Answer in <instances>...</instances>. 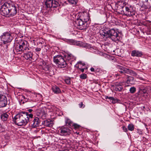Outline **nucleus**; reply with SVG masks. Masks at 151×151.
Masks as SVG:
<instances>
[{
    "mask_svg": "<svg viewBox=\"0 0 151 151\" xmlns=\"http://www.w3.org/2000/svg\"><path fill=\"white\" fill-rule=\"evenodd\" d=\"M131 55L133 57H140L143 55V54L141 51L137 50H133L131 52Z\"/></svg>",
    "mask_w": 151,
    "mask_h": 151,
    "instance_id": "nucleus-17",
    "label": "nucleus"
},
{
    "mask_svg": "<svg viewBox=\"0 0 151 151\" xmlns=\"http://www.w3.org/2000/svg\"><path fill=\"white\" fill-rule=\"evenodd\" d=\"M134 80V78L132 76H129L127 78V82L128 83H132L133 82L132 81Z\"/></svg>",
    "mask_w": 151,
    "mask_h": 151,
    "instance_id": "nucleus-31",
    "label": "nucleus"
},
{
    "mask_svg": "<svg viewBox=\"0 0 151 151\" xmlns=\"http://www.w3.org/2000/svg\"><path fill=\"white\" fill-rule=\"evenodd\" d=\"M115 76H119V75L118 74V73H117V74H115Z\"/></svg>",
    "mask_w": 151,
    "mask_h": 151,
    "instance_id": "nucleus-45",
    "label": "nucleus"
},
{
    "mask_svg": "<svg viewBox=\"0 0 151 151\" xmlns=\"http://www.w3.org/2000/svg\"><path fill=\"white\" fill-rule=\"evenodd\" d=\"M87 76L86 74H82L80 75V77L81 78L83 79H85L87 78Z\"/></svg>",
    "mask_w": 151,
    "mask_h": 151,
    "instance_id": "nucleus-33",
    "label": "nucleus"
},
{
    "mask_svg": "<svg viewBox=\"0 0 151 151\" xmlns=\"http://www.w3.org/2000/svg\"><path fill=\"white\" fill-rule=\"evenodd\" d=\"M33 54L32 52L29 51L24 54V57L27 60H32Z\"/></svg>",
    "mask_w": 151,
    "mask_h": 151,
    "instance_id": "nucleus-19",
    "label": "nucleus"
},
{
    "mask_svg": "<svg viewBox=\"0 0 151 151\" xmlns=\"http://www.w3.org/2000/svg\"><path fill=\"white\" fill-rule=\"evenodd\" d=\"M72 131L67 126H63L58 130V132L61 136H66L69 135Z\"/></svg>",
    "mask_w": 151,
    "mask_h": 151,
    "instance_id": "nucleus-9",
    "label": "nucleus"
},
{
    "mask_svg": "<svg viewBox=\"0 0 151 151\" xmlns=\"http://www.w3.org/2000/svg\"><path fill=\"white\" fill-rule=\"evenodd\" d=\"M45 5L47 8L56 7L59 5L58 2L55 0H45Z\"/></svg>",
    "mask_w": 151,
    "mask_h": 151,
    "instance_id": "nucleus-11",
    "label": "nucleus"
},
{
    "mask_svg": "<svg viewBox=\"0 0 151 151\" xmlns=\"http://www.w3.org/2000/svg\"><path fill=\"white\" fill-rule=\"evenodd\" d=\"M68 2L72 4H75L78 2V0H68Z\"/></svg>",
    "mask_w": 151,
    "mask_h": 151,
    "instance_id": "nucleus-32",
    "label": "nucleus"
},
{
    "mask_svg": "<svg viewBox=\"0 0 151 151\" xmlns=\"http://www.w3.org/2000/svg\"><path fill=\"white\" fill-rule=\"evenodd\" d=\"M75 129H77L79 128L80 126L76 124H73Z\"/></svg>",
    "mask_w": 151,
    "mask_h": 151,
    "instance_id": "nucleus-37",
    "label": "nucleus"
},
{
    "mask_svg": "<svg viewBox=\"0 0 151 151\" xmlns=\"http://www.w3.org/2000/svg\"><path fill=\"white\" fill-rule=\"evenodd\" d=\"M78 63V68L79 70H81L82 72H83L84 71L85 69L84 68H81L82 67L81 65L84 66L85 65V64L84 63H82L81 62H79Z\"/></svg>",
    "mask_w": 151,
    "mask_h": 151,
    "instance_id": "nucleus-27",
    "label": "nucleus"
},
{
    "mask_svg": "<svg viewBox=\"0 0 151 151\" xmlns=\"http://www.w3.org/2000/svg\"><path fill=\"white\" fill-rule=\"evenodd\" d=\"M119 33L118 29L112 28L107 31L101 32L100 35L105 40L109 38L113 41L116 42L119 40L120 39Z\"/></svg>",
    "mask_w": 151,
    "mask_h": 151,
    "instance_id": "nucleus-2",
    "label": "nucleus"
},
{
    "mask_svg": "<svg viewBox=\"0 0 151 151\" xmlns=\"http://www.w3.org/2000/svg\"><path fill=\"white\" fill-rule=\"evenodd\" d=\"M74 24L75 27L80 30L86 29L88 26L87 22H84L79 18L75 21Z\"/></svg>",
    "mask_w": 151,
    "mask_h": 151,
    "instance_id": "nucleus-6",
    "label": "nucleus"
},
{
    "mask_svg": "<svg viewBox=\"0 0 151 151\" xmlns=\"http://www.w3.org/2000/svg\"><path fill=\"white\" fill-rule=\"evenodd\" d=\"M129 91L131 93H134L136 91V88L134 87H132L130 88Z\"/></svg>",
    "mask_w": 151,
    "mask_h": 151,
    "instance_id": "nucleus-35",
    "label": "nucleus"
},
{
    "mask_svg": "<svg viewBox=\"0 0 151 151\" xmlns=\"http://www.w3.org/2000/svg\"><path fill=\"white\" fill-rule=\"evenodd\" d=\"M84 69H85V70L86 71V70L87 69V67L85 66L84 68H83Z\"/></svg>",
    "mask_w": 151,
    "mask_h": 151,
    "instance_id": "nucleus-43",
    "label": "nucleus"
},
{
    "mask_svg": "<svg viewBox=\"0 0 151 151\" xmlns=\"http://www.w3.org/2000/svg\"><path fill=\"white\" fill-rule=\"evenodd\" d=\"M123 88L122 86L119 84H116L114 86V90L116 91H121Z\"/></svg>",
    "mask_w": 151,
    "mask_h": 151,
    "instance_id": "nucleus-23",
    "label": "nucleus"
},
{
    "mask_svg": "<svg viewBox=\"0 0 151 151\" xmlns=\"http://www.w3.org/2000/svg\"><path fill=\"white\" fill-rule=\"evenodd\" d=\"M118 69L119 70V71L121 74L127 73L128 70V68H127L125 67L121 66H118L117 67Z\"/></svg>",
    "mask_w": 151,
    "mask_h": 151,
    "instance_id": "nucleus-18",
    "label": "nucleus"
},
{
    "mask_svg": "<svg viewBox=\"0 0 151 151\" xmlns=\"http://www.w3.org/2000/svg\"><path fill=\"white\" fill-rule=\"evenodd\" d=\"M65 122L67 125L71 126L73 125L72 122L68 118H65Z\"/></svg>",
    "mask_w": 151,
    "mask_h": 151,
    "instance_id": "nucleus-30",
    "label": "nucleus"
},
{
    "mask_svg": "<svg viewBox=\"0 0 151 151\" xmlns=\"http://www.w3.org/2000/svg\"><path fill=\"white\" fill-rule=\"evenodd\" d=\"M28 43L25 40L22 41L18 45H17L14 49V52L17 54H21L29 50Z\"/></svg>",
    "mask_w": 151,
    "mask_h": 151,
    "instance_id": "nucleus-3",
    "label": "nucleus"
},
{
    "mask_svg": "<svg viewBox=\"0 0 151 151\" xmlns=\"http://www.w3.org/2000/svg\"><path fill=\"white\" fill-rule=\"evenodd\" d=\"M9 116V115L7 113H4L1 115V118L3 121H6Z\"/></svg>",
    "mask_w": 151,
    "mask_h": 151,
    "instance_id": "nucleus-25",
    "label": "nucleus"
},
{
    "mask_svg": "<svg viewBox=\"0 0 151 151\" xmlns=\"http://www.w3.org/2000/svg\"><path fill=\"white\" fill-rule=\"evenodd\" d=\"M6 48H7L8 47V45H6Z\"/></svg>",
    "mask_w": 151,
    "mask_h": 151,
    "instance_id": "nucleus-46",
    "label": "nucleus"
},
{
    "mask_svg": "<svg viewBox=\"0 0 151 151\" xmlns=\"http://www.w3.org/2000/svg\"><path fill=\"white\" fill-rule=\"evenodd\" d=\"M122 127V129L124 132H126L127 131V129L125 126H123Z\"/></svg>",
    "mask_w": 151,
    "mask_h": 151,
    "instance_id": "nucleus-39",
    "label": "nucleus"
},
{
    "mask_svg": "<svg viewBox=\"0 0 151 151\" xmlns=\"http://www.w3.org/2000/svg\"><path fill=\"white\" fill-rule=\"evenodd\" d=\"M51 67L50 65L47 64H45L43 67V69L46 71H50Z\"/></svg>",
    "mask_w": 151,
    "mask_h": 151,
    "instance_id": "nucleus-28",
    "label": "nucleus"
},
{
    "mask_svg": "<svg viewBox=\"0 0 151 151\" xmlns=\"http://www.w3.org/2000/svg\"><path fill=\"white\" fill-rule=\"evenodd\" d=\"M65 56L66 59L70 62L76 60V58L74 55L69 53H66Z\"/></svg>",
    "mask_w": 151,
    "mask_h": 151,
    "instance_id": "nucleus-16",
    "label": "nucleus"
},
{
    "mask_svg": "<svg viewBox=\"0 0 151 151\" xmlns=\"http://www.w3.org/2000/svg\"><path fill=\"white\" fill-rule=\"evenodd\" d=\"M53 122L50 120H46L42 122V124L46 127H51L52 126Z\"/></svg>",
    "mask_w": 151,
    "mask_h": 151,
    "instance_id": "nucleus-20",
    "label": "nucleus"
},
{
    "mask_svg": "<svg viewBox=\"0 0 151 151\" xmlns=\"http://www.w3.org/2000/svg\"><path fill=\"white\" fill-rule=\"evenodd\" d=\"M96 70H97V71H96V72H97V71H98V72L99 71V70H99V69H98V68H97V69H96Z\"/></svg>",
    "mask_w": 151,
    "mask_h": 151,
    "instance_id": "nucleus-44",
    "label": "nucleus"
},
{
    "mask_svg": "<svg viewBox=\"0 0 151 151\" xmlns=\"http://www.w3.org/2000/svg\"><path fill=\"white\" fill-rule=\"evenodd\" d=\"M0 37L1 40L4 44L10 43L13 38L11 34L8 32H4Z\"/></svg>",
    "mask_w": 151,
    "mask_h": 151,
    "instance_id": "nucleus-7",
    "label": "nucleus"
},
{
    "mask_svg": "<svg viewBox=\"0 0 151 151\" xmlns=\"http://www.w3.org/2000/svg\"><path fill=\"white\" fill-rule=\"evenodd\" d=\"M127 128L129 130L132 131L134 130V126L132 123H130L128 125Z\"/></svg>",
    "mask_w": 151,
    "mask_h": 151,
    "instance_id": "nucleus-29",
    "label": "nucleus"
},
{
    "mask_svg": "<svg viewBox=\"0 0 151 151\" xmlns=\"http://www.w3.org/2000/svg\"><path fill=\"white\" fill-rule=\"evenodd\" d=\"M79 19L84 22H87L90 19L88 13L86 12H84L81 13Z\"/></svg>",
    "mask_w": 151,
    "mask_h": 151,
    "instance_id": "nucleus-13",
    "label": "nucleus"
},
{
    "mask_svg": "<svg viewBox=\"0 0 151 151\" xmlns=\"http://www.w3.org/2000/svg\"><path fill=\"white\" fill-rule=\"evenodd\" d=\"M52 89L53 91L55 93H59L61 92V91L59 88L56 86H53L52 87Z\"/></svg>",
    "mask_w": 151,
    "mask_h": 151,
    "instance_id": "nucleus-24",
    "label": "nucleus"
},
{
    "mask_svg": "<svg viewBox=\"0 0 151 151\" xmlns=\"http://www.w3.org/2000/svg\"><path fill=\"white\" fill-rule=\"evenodd\" d=\"M35 51L36 52H40L41 50V49L40 47H37L35 49Z\"/></svg>",
    "mask_w": 151,
    "mask_h": 151,
    "instance_id": "nucleus-40",
    "label": "nucleus"
},
{
    "mask_svg": "<svg viewBox=\"0 0 151 151\" xmlns=\"http://www.w3.org/2000/svg\"><path fill=\"white\" fill-rule=\"evenodd\" d=\"M9 3L5 2L2 5L0 8V13L4 16L9 15Z\"/></svg>",
    "mask_w": 151,
    "mask_h": 151,
    "instance_id": "nucleus-8",
    "label": "nucleus"
},
{
    "mask_svg": "<svg viewBox=\"0 0 151 151\" xmlns=\"http://www.w3.org/2000/svg\"><path fill=\"white\" fill-rule=\"evenodd\" d=\"M105 98L106 99H109L110 100H114V98L112 97H108V96H105Z\"/></svg>",
    "mask_w": 151,
    "mask_h": 151,
    "instance_id": "nucleus-36",
    "label": "nucleus"
},
{
    "mask_svg": "<svg viewBox=\"0 0 151 151\" xmlns=\"http://www.w3.org/2000/svg\"><path fill=\"white\" fill-rule=\"evenodd\" d=\"M9 16H14L17 13V6L12 4H9Z\"/></svg>",
    "mask_w": 151,
    "mask_h": 151,
    "instance_id": "nucleus-12",
    "label": "nucleus"
},
{
    "mask_svg": "<svg viewBox=\"0 0 151 151\" xmlns=\"http://www.w3.org/2000/svg\"><path fill=\"white\" fill-rule=\"evenodd\" d=\"M80 107L84 108L85 107V106L83 105L82 102H81L80 104H79Z\"/></svg>",
    "mask_w": 151,
    "mask_h": 151,
    "instance_id": "nucleus-38",
    "label": "nucleus"
},
{
    "mask_svg": "<svg viewBox=\"0 0 151 151\" xmlns=\"http://www.w3.org/2000/svg\"><path fill=\"white\" fill-rule=\"evenodd\" d=\"M53 60L59 68H64L67 65L66 63L62 56L58 55L54 56Z\"/></svg>",
    "mask_w": 151,
    "mask_h": 151,
    "instance_id": "nucleus-5",
    "label": "nucleus"
},
{
    "mask_svg": "<svg viewBox=\"0 0 151 151\" xmlns=\"http://www.w3.org/2000/svg\"><path fill=\"white\" fill-rule=\"evenodd\" d=\"M124 6H122V9L125 8V10H122L121 11V13L123 15L126 16L127 17H130L132 16L135 14V12L133 9V7L131 6L126 5V3H123Z\"/></svg>",
    "mask_w": 151,
    "mask_h": 151,
    "instance_id": "nucleus-4",
    "label": "nucleus"
},
{
    "mask_svg": "<svg viewBox=\"0 0 151 151\" xmlns=\"http://www.w3.org/2000/svg\"><path fill=\"white\" fill-rule=\"evenodd\" d=\"M39 119V118L35 117L32 121L30 122V124L33 127L35 128L39 125L40 122Z\"/></svg>",
    "mask_w": 151,
    "mask_h": 151,
    "instance_id": "nucleus-15",
    "label": "nucleus"
},
{
    "mask_svg": "<svg viewBox=\"0 0 151 151\" xmlns=\"http://www.w3.org/2000/svg\"><path fill=\"white\" fill-rule=\"evenodd\" d=\"M31 96L30 98H26L24 96H22V98L24 99L23 102V103L25 102L30 101H37L38 99L36 98V97L38 96L39 97H42V96L40 94H35V93H32L30 94Z\"/></svg>",
    "mask_w": 151,
    "mask_h": 151,
    "instance_id": "nucleus-10",
    "label": "nucleus"
},
{
    "mask_svg": "<svg viewBox=\"0 0 151 151\" xmlns=\"http://www.w3.org/2000/svg\"><path fill=\"white\" fill-rule=\"evenodd\" d=\"M39 114H37V116H39V118H41L43 119H45L46 116L47 114L44 110L42 109L40 111L39 110Z\"/></svg>",
    "mask_w": 151,
    "mask_h": 151,
    "instance_id": "nucleus-22",
    "label": "nucleus"
},
{
    "mask_svg": "<svg viewBox=\"0 0 151 151\" xmlns=\"http://www.w3.org/2000/svg\"><path fill=\"white\" fill-rule=\"evenodd\" d=\"M28 111H29V112L31 113L32 111V109H30L28 110Z\"/></svg>",
    "mask_w": 151,
    "mask_h": 151,
    "instance_id": "nucleus-42",
    "label": "nucleus"
},
{
    "mask_svg": "<svg viewBox=\"0 0 151 151\" xmlns=\"http://www.w3.org/2000/svg\"><path fill=\"white\" fill-rule=\"evenodd\" d=\"M90 70L91 72H96V71H97V70H95L94 68H91Z\"/></svg>",
    "mask_w": 151,
    "mask_h": 151,
    "instance_id": "nucleus-41",
    "label": "nucleus"
},
{
    "mask_svg": "<svg viewBox=\"0 0 151 151\" xmlns=\"http://www.w3.org/2000/svg\"><path fill=\"white\" fill-rule=\"evenodd\" d=\"M82 45V46L84 47L87 49H94L92 47H91V45L89 44L84 43H83L82 42H77V45Z\"/></svg>",
    "mask_w": 151,
    "mask_h": 151,
    "instance_id": "nucleus-21",
    "label": "nucleus"
},
{
    "mask_svg": "<svg viewBox=\"0 0 151 151\" xmlns=\"http://www.w3.org/2000/svg\"><path fill=\"white\" fill-rule=\"evenodd\" d=\"M127 74L134 76H137V73L129 69H128Z\"/></svg>",
    "mask_w": 151,
    "mask_h": 151,
    "instance_id": "nucleus-26",
    "label": "nucleus"
},
{
    "mask_svg": "<svg viewBox=\"0 0 151 151\" xmlns=\"http://www.w3.org/2000/svg\"><path fill=\"white\" fill-rule=\"evenodd\" d=\"M33 115L28 112L22 111L17 114L13 119V121L16 125L21 126H25L30 121V118H32Z\"/></svg>",
    "mask_w": 151,
    "mask_h": 151,
    "instance_id": "nucleus-1",
    "label": "nucleus"
},
{
    "mask_svg": "<svg viewBox=\"0 0 151 151\" xmlns=\"http://www.w3.org/2000/svg\"><path fill=\"white\" fill-rule=\"evenodd\" d=\"M7 104V99L4 95L0 94V108L5 107Z\"/></svg>",
    "mask_w": 151,
    "mask_h": 151,
    "instance_id": "nucleus-14",
    "label": "nucleus"
},
{
    "mask_svg": "<svg viewBox=\"0 0 151 151\" xmlns=\"http://www.w3.org/2000/svg\"><path fill=\"white\" fill-rule=\"evenodd\" d=\"M65 82L68 84H70V78H67L64 80Z\"/></svg>",
    "mask_w": 151,
    "mask_h": 151,
    "instance_id": "nucleus-34",
    "label": "nucleus"
}]
</instances>
